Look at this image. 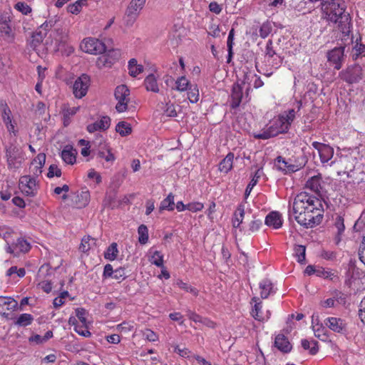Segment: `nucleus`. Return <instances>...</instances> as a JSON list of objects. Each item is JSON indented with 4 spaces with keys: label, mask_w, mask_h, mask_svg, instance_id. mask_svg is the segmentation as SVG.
<instances>
[{
    "label": "nucleus",
    "mask_w": 365,
    "mask_h": 365,
    "mask_svg": "<svg viewBox=\"0 0 365 365\" xmlns=\"http://www.w3.org/2000/svg\"><path fill=\"white\" fill-rule=\"evenodd\" d=\"M164 113L168 117H176L177 116V111L175 110V106L171 103H166Z\"/></svg>",
    "instance_id": "052dcab7"
},
{
    "label": "nucleus",
    "mask_w": 365,
    "mask_h": 365,
    "mask_svg": "<svg viewBox=\"0 0 365 365\" xmlns=\"http://www.w3.org/2000/svg\"><path fill=\"white\" fill-rule=\"evenodd\" d=\"M334 226L337 230V242H339L340 240L339 237L344 232L345 229L344 219L342 217L339 215L336 216L334 222Z\"/></svg>",
    "instance_id": "09e8293b"
},
{
    "label": "nucleus",
    "mask_w": 365,
    "mask_h": 365,
    "mask_svg": "<svg viewBox=\"0 0 365 365\" xmlns=\"http://www.w3.org/2000/svg\"><path fill=\"white\" fill-rule=\"evenodd\" d=\"M110 125V118L108 116H103L99 120L91 123L87 126V130L89 133H93L97 130H106Z\"/></svg>",
    "instance_id": "4be33fe9"
},
{
    "label": "nucleus",
    "mask_w": 365,
    "mask_h": 365,
    "mask_svg": "<svg viewBox=\"0 0 365 365\" xmlns=\"http://www.w3.org/2000/svg\"><path fill=\"white\" fill-rule=\"evenodd\" d=\"M5 154L9 170H16L21 166L24 157L23 150L19 145L11 143L6 145Z\"/></svg>",
    "instance_id": "7ed1b4c3"
},
{
    "label": "nucleus",
    "mask_w": 365,
    "mask_h": 365,
    "mask_svg": "<svg viewBox=\"0 0 365 365\" xmlns=\"http://www.w3.org/2000/svg\"><path fill=\"white\" fill-rule=\"evenodd\" d=\"M209 9L211 12L219 14L222 10V6L216 1H212L209 4Z\"/></svg>",
    "instance_id": "0e129e2a"
},
{
    "label": "nucleus",
    "mask_w": 365,
    "mask_h": 365,
    "mask_svg": "<svg viewBox=\"0 0 365 365\" xmlns=\"http://www.w3.org/2000/svg\"><path fill=\"white\" fill-rule=\"evenodd\" d=\"M317 276L324 279H332V277L334 276V274L330 269L319 267L317 270Z\"/></svg>",
    "instance_id": "603ef678"
},
{
    "label": "nucleus",
    "mask_w": 365,
    "mask_h": 365,
    "mask_svg": "<svg viewBox=\"0 0 365 365\" xmlns=\"http://www.w3.org/2000/svg\"><path fill=\"white\" fill-rule=\"evenodd\" d=\"M144 85L148 91L158 93L160 91L157 78L154 74H150L145 78Z\"/></svg>",
    "instance_id": "c85d7f7f"
},
{
    "label": "nucleus",
    "mask_w": 365,
    "mask_h": 365,
    "mask_svg": "<svg viewBox=\"0 0 365 365\" xmlns=\"http://www.w3.org/2000/svg\"><path fill=\"white\" fill-rule=\"evenodd\" d=\"M345 46L335 47L327 53L328 61L331 63L334 68L339 70L344 61Z\"/></svg>",
    "instance_id": "f8f14e48"
},
{
    "label": "nucleus",
    "mask_w": 365,
    "mask_h": 365,
    "mask_svg": "<svg viewBox=\"0 0 365 365\" xmlns=\"http://www.w3.org/2000/svg\"><path fill=\"white\" fill-rule=\"evenodd\" d=\"M146 0H131L128 4L125 16L127 17V24L132 25L138 18L140 11L143 9Z\"/></svg>",
    "instance_id": "9d476101"
},
{
    "label": "nucleus",
    "mask_w": 365,
    "mask_h": 365,
    "mask_svg": "<svg viewBox=\"0 0 365 365\" xmlns=\"http://www.w3.org/2000/svg\"><path fill=\"white\" fill-rule=\"evenodd\" d=\"M138 233L139 235L138 241L140 244H145L148 240V227L141 225L138 227Z\"/></svg>",
    "instance_id": "a18cd8bd"
},
{
    "label": "nucleus",
    "mask_w": 365,
    "mask_h": 365,
    "mask_svg": "<svg viewBox=\"0 0 365 365\" xmlns=\"http://www.w3.org/2000/svg\"><path fill=\"white\" fill-rule=\"evenodd\" d=\"M233 159L234 154L229 153L219 165L220 172L227 173L232 168Z\"/></svg>",
    "instance_id": "c756f323"
},
{
    "label": "nucleus",
    "mask_w": 365,
    "mask_h": 365,
    "mask_svg": "<svg viewBox=\"0 0 365 365\" xmlns=\"http://www.w3.org/2000/svg\"><path fill=\"white\" fill-rule=\"evenodd\" d=\"M322 178L320 173L312 176L306 182V187L314 192L315 193H320L322 190Z\"/></svg>",
    "instance_id": "b1692460"
},
{
    "label": "nucleus",
    "mask_w": 365,
    "mask_h": 365,
    "mask_svg": "<svg viewBox=\"0 0 365 365\" xmlns=\"http://www.w3.org/2000/svg\"><path fill=\"white\" fill-rule=\"evenodd\" d=\"M265 58L269 64L272 65L274 68H277L281 63L280 56L273 49V43L271 40H269L266 45Z\"/></svg>",
    "instance_id": "2eb2a0df"
},
{
    "label": "nucleus",
    "mask_w": 365,
    "mask_h": 365,
    "mask_svg": "<svg viewBox=\"0 0 365 365\" xmlns=\"http://www.w3.org/2000/svg\"><path fill=\"white\" fill-rule=\"evenodd\" d=\"M259 288L261 289L260 296L262 299H266L272 292L273 285L269 279H263L259 283Z\"/></svg>",
    "instance_id": "2f4dec72"
},
{
    "label": "nucleus",
    "mask_w": 365,
    "mask_h": 365,
    "mask_svg": "<svg viewBox=\"0 0 365 365\" xmlns=\"http://www.w3.org/2000/svg\"><path fill=\"white\" fill-rule=\"evenodd\" d=\"M31 248L30 244L22 238L16 240V242L13 245L12 248L9 247V252L18 255L19 252H26Z\"/></svg>",
    "instance_id": "cd10ccee"
},
{
    "label": "nucleus",
    "mask_w": 365,
    "mask_h": 365,
    "mask_svg": "<svg viewBox=\"0 0 365 365\" xmlns=\"http://www.w3.org/2000/svg\"><path fill=\"white\" fill-rule=\"evenodd\" d=\"M81 48L83 51L91 54H100L106 51L105 44L96 38H85L81 43Z\"/></svg>",
    "instance_id": "6e6552de"
},
{
    "label": "nucleus",
    "mask_w": 365,
    "mask_h": 365,
    "mask_svg": "<svg viewBox=\"0 0 365 365\" xmlns=\"http://www.w3.org/2000/svg\"><path fill=\"white\" fill-rule=\"evenodd\" d=\"M74 330L79 335H81L85 337H89L91 335V333L88 330L86 327V324L83 325L82 324V325L76 326V327H74Z\"/></svg>",
    "instance_id": "4d7b16f0"
},
{
    "label": "nucleus",
    "mask_w": 365,
    "mask_h": 365,
    "mask_svg": "<svg viewBox=\"0 0 365 365\" xmlns=\"http://www.w3.org/2000/svg\"><path fill=\"white\" fill-rule=\"evenodd\" d=\"M19 189L27 196H34L38 190V184L36 178L30 175L21 177L19 180Z\"/></svg>",
    "instance_id": "1a4fd4ad"
},
{
    "label": "nucleus",
    "mask_w": 365,
    "mask_h": 365,
    "mask_svg": "<svg viewBox=\"0 0 365 365\" xmlns=\"http://www.w3.org/2000/svg\"><path fill=\"white\" fill-rule=\"evenodd\" d=\"M263 170L262 168H258L254 176L252 177L251 181L250 182V183L247 185V187H246V190H245V199H247L248 197V196L250 195V192H252V190L253 189V187L256 185V184L257 183L259 179L263 175Z\"/></svg>",
    "instance_id": "7c9ffc66"
},
{
    "label": "nucleus",
    "mask_w": 365,
    "mask_h": 365,
    "mask_svg": "<svg viewBox=\"0 0 365 365\" xmlns=\"http://www.w3.org/2000/svg\"><path fill=\"white\" fill-rule=\"evenodd\" d=\"M96 240L95 238H92L90 236H86L83 237L81 240V243L79 246V250L82 252H87L89 251L93 246L96 245Z\"/></svg>",
    "instance_id": "72a5a7b5"
},
{
    "label": "nucleus",
    "mask_w": 365,
    "mask_h": 365,
    "mask_svg": "<svg viewBox=\"0 0 365 365\" xmlns=\"http://www.w3.org/2000/svg\"><path fill=\"white\" fill-rule=\"evenodd\" d=\"M46 162V155L44 153H39L36 156V158L34 159L33 163H36V171L34 172V174L38 175L41 173V168L45 164Z\"/></svg>",
    "instance_id": "c03bdc74"
},
{
    "label": "nucleus",
    "mask_w": 365,
    "mask_h": 365,
    "mask_svg": "<svg viewBox=\"0 0 365 365\" xmlns=\"http://www.w3.org/2000/svg\"><path fill=\"white\" fill-rule=\"evenodd\" d=\"M18 302L11 297H0V314L8 316L9 312L16 309Z\"/></svg>",
    "instance_id": "a211bd4d"
},
{
    "label": "nucleus",
    "mask_w": 365,
    "mask_h": 365,
    "mask_svg": "<svg viewBox=\"0 0 365 365\" xmlns=\"http://www.w3.org/2000/svg\"><path fill=\"white\" fill-rule=\"evenodd\" d=\"M76 150L71 145H66L61 153L63 162L68 165H73L76 163Z\"/></svg>",
    "instance_id": "5701e85b"
},
{
    "label": "nucleus",
    "mask_w": 365,
    "mask_h": 365,
    "mask_svg": "<svg viewBox=\"0 0 365 365\" xmlns=\"http://www.w3.org/2000/svg\"><path fill=\"white\" fill-rule=\"evenodd\" d=\"M78 200L76 201V205L78 207H86L89 201H90V193L88 190H82L77 195Z\"/></svg>",
    "instance_id": "4c0bfd02"
},
{
    "label": "nucleus",
    "mask_w": 365,
    "mask_h": 365,
    "mask_svg": "<svg viewBox=\"0 0 365 365\" xmlns=\"http://www.w3.org/2000/svg\"><path fill=\"white\" fill-rule=\"evenodd\" d=\"M115 130L121 136H126L131 133L132 129H131L130 124H128L124 121H121L117 124V125L115 127Z\"/></svg>",
    "instance_id": "ea45409f"
},
{
    "label": "nucleus",
    "mask_w": 365,
    "mask_h": 365,
    "mask_svg": "<svg viewBox=\"0 0 365 365\" xmlns=\"http://www.w3.org/2000/svg\"><path fill=\"white\" fill-rule=\"evenodd\" d=\"M1 110L2 120L8 132L16 136L17 133V130L16 129L17 123L14 119L11 110L6 104H1Z\"/></svg>",
    "instance_id": "ddd939ff"
},
{
    "label": "nucleus",
    "mask_w": 365,
    "mask_h": 365,
    "mask_svg": "<svg viewBox=\"0 0 365 365\" xmlns=\"http://www.w3.org/2000/svg\"><path fill=\"white\" fill-rule=\"evenodd\" d=\"M253 301L255 302V304L254 308L252 309L251 314L252 316L257 321L263 322L264 320H267L269 318L270 312L269 311L267 312V314L264 315L262 312V303L257 302L258 299L257 297H254L252 299Z\"/></svg>",
    "instance_id": "bb28decb"
},
{
    "label": "nucleus",
    "mask_w": 365,
    "mask_h": 365,
    "mask_svg": "<svg viewBox=\"0 0 365 365\" xmlns=\"http://www.w3.org/2000/svg\"><path fill=\"white\" fill-rule=\"evenodd\" d=\"M277 166L279 170L284 171L285 173H294L299 170L302 165H295L290 162V160H285L282 157L279 156L277 158Z\"/></svg>",
    "instance_id": "6ab92c4d"
},
{
    "label": "nucleus",
    "mask_w": 365,
    "mask_h": 365,
    "mask_svg": "<svg viewBox=\"0 0 365 365\" xmlns=\"http://www.w3.org/2000/svg\"><path fill=\"white\" fill-rule=\"evenodd\" d=\"M242 97L243 95L242 86L238 83H235L232 88L230 103L231 108L235 109L239 107L242 102Z\"/></svg>",
    "instance_id": "412c9836"
},
{
    "label": "nucleus",
    "mask_w": 365,
    "mask_h": 365,
    "mask_svg": "<svg viewBox=\"0 0 365 365\" xmlns=\"http://www.w3.org/2000/svg\"><path fill=\"white\" fill-rule=\"evenodd\" d=\"M43 36L41 32H36L32 36L31 46L34 47L37 46L42 41Z\"/></svg>",
    "instance_id": "69168bd1"
},
{
    "label": "nucleus",
    "mask_w": 365,
    "mask_h": 365,
    "mask_svg": "<svg viewBox=\"0 0 365 365\" xmlns=\"http://www.w3.org/2000/svg\"><path fill=\"white\" fill-rule=\"evenodd\" d=\"M150 257L149 261L158 267L163 266V255L157 250H150Z\"/></svg>",
    "instance_id": "c9c22d12"
},
{
    "label": "nucleus",
    "mask_w": 365,
    "mask_h": 365,
    "mask_svg": "<svg viewBox=\"0 0 365 365\" xmlns=\"http://www.w3.org/2000/svg\"><path fill=\"white\" fill-rule=\"evenodd\" d=\"M126 273L125 269L119 267L115 269L113 278L117 280L122 281L126 278Z\"/></svg>",
    "instance_id": "bf43d9fd"
},
{
    "label": "nucleus",
    "mask_w": 365,
    "mask_h": 365,
    "mask_svg": "<svg viewBox=\"0 0 365 365\" xmlns=\"http://www.w3.org/2000/svg\"><path fill=\"white\" fill-rule=\"evenodd\" d=\"M129 74L133 77H136L143 71V66L137 63L135 58H131L128 61Z\"/></svg>",
    "instance_id": "f704fd0d"
},
{
    "label": "nucleus",
    "mask_w": 365,
    "mask_h": 365,
    "mask_svg": "<svg viewBox=\"0 0 365 365\" xmlns=\"http://www.w3.org/2000/svg\"><path fill=\"white\" fill-rule=\"evenodd\" d=\"M177 284L180 289L192 294L194 296H197L198 294V291L196 288L192 287L190 284L185 283L181 280L178 281Z\"/></svg>",
    "instance_id": "3c124183"
},
{
    "label": "nucleus",
    "mask_w": 365,
    "mask_h": 365,
    "mask_svg": "<svg viewBox=\"0 0 365 365\" xmlns=\"http://www.w3.org/2000/svg\"><path fill=\"white\" fill-rule=\"evenodd\" d=\"M34 317L30 314H21L15 322V324L20 327H26L32 323Z\"/></svg>",
    "instance_id": "58836bf2"
},
{
    "label": "nucleus",
    "mask_w": 365,
    "mask_h": 365,
    "mask_svg": "<svg viewBox=\"0 0 365 365\" xmlns=\"http://www.w3.org/2000/svg\"><path fill=\"white\" fill-rule=\"evenodd\" d=\"M294 255L299 263H304L305 261L306 248L304 245H296L294 247Z\"/></svg>",
    "instance_id": "49530a36"
},
{
    "label": "nucleus",
    "mask_w": 365,
    "mask_h": 365,
    "mask_svg": "<svg viewBox=\"0 0 365 365\" xmlns=\"http://www.w3.org/2000/svg\"><path fill=\"white\" fill-rule=\"evenodd\" d=\"M118 253L117 244L113 242L107 248L104 253V257L108 260L113 261L116 258Z\"/></svg>",
    "instance_id": "a19ab883"
},
{
    "label": "nucleus",
    "mask_w": 365,
    "mask_h": 365,
    "mask_svg": "<svg viewBox=\"0 0 365 365\" xmlns=\"http://www.w3.org/2000/svg\"><path fill=\"white\" fill-rule=\"evenodd\" d=\"M322 11V19L327 20L329 23H341L344 18L348 19L347 16L344 14L346 6L344 2L340 0H326L321 3Z\"/></svg>",
    "instance_id": "f03ea898"
},
{
    "label": "nucleus",
    "mask_w": 365,
    "mask_h": 365,
    "mask_svg": "<svg viewBox=\"0 0 365 365\" xmlns=\"http://www.w3.org/2000/svg\"><path fill=\"white\" fill-rule=\"evenodd\" d=\"M86 3V0H78L73 4H69L67 7V11L72 14H78L81 12L82 6Z\"/></svg>",
    "instance_id": "79ce46f5"
},
{
    "label": "nucleus",
    "mask_w": 365,
    "mask_h": 365,
    "mask_svg": "<svg viewBox=\"0 0 365 365\" xmlns=\"http://www.w3.org/2000/svg\"><path fill=\"white\" fill-rule=\"evenodd\" d=\"M97 64L99 67H110L112 64V61H110L106 56H102L98 58Z\"/></svg>",
    "instance_id": "e2e57ef3"
},
{
    "label": "nucleus",
    "mask_w": 365,
    "mask_h": 365,
    "mask_svg": "<svg viewBox=\"0 0 365 365\" xmlns=\"http://www.w3.org/2000/svg\"><path fill=\"white\" fill-rule=\"evenodd\" d=\"M187 208L192 212H197L198 211H201L204 208V205L200 202H193L187 204Z\"/></svg>",
    "instance_id": "6e6d98bb"
},
{
    "label": "nucleus",
    "mask_w": 365,
    "mask_h": 365,
    "mask_svg": "<svg viewBox=\"0 0 365 365\" xmlns=\"http://www.w3.org/2000/svg\"><path fill=\"white\" fill-rule=\"evenodd\" d=\"M90 85V78L86 74H82L77 78L73 86V93L75 97L81 98L87 93Z\"/></svg>",
    "instance_id": "9b49d317"
},
{
    "label": "nucleus",
    "mask_w": 365,
    "mask_h": 365,
    "mask_svg": "<svg viewBox=\"0 0 365 365\" xmlns=\"http://www.w3.org/2000/svg\"><path fill=\"white\" fill-rule=\"evenodd\" d=\"M272 30V24L269 21L264 22L259 30L260 37L265 38L271 33Z\"/></svg>",
    "instance_id": "de8ad7c7"
},
{
    "label": "nucleus",
    "mask_w": 365,
    "mask_h": 365,
    "mask_svg": "<svg viewBox=\"0 0 365 365\" xmlns=\"http://www.w3.org/2000/svg\"><path fill=\"white\" fill-rule=\"evenodd\" d=\"M324 324L330 330L339 334H344L347 330V324L341 318L331 317L324 319Z\"/></svg>",
    "instance_id": "4468645a"
},
{
    "label": "nucleus",
    "mask_w": 365,
    "mask_h": 365,
    "mask_svg": "<svg viewBox=\"0 0 365 365\" xmlns=\"http://www.w3.org/2000/svg\"><path fill=\"white\" fill-rule=\"evenodd\" d=\"M244 217L245 205L243 204H240L234 213L233 219L235 220V222L242 223Z\"/></svg>",
    "instance_id": "8fccbe9b"
},
{
    "label": "nucleus",
    "mask_w": 365,
    "mask_h": 365,
    "mask_svg": "<svg viewBox=\"0 0 365 365\" xmlns=\"http://www.w3.org/2000/svg\"><path fill=\"white\" fill-rule=\"evenodd\" d=\"M359 316L361 322L365 324V297L359 304Z\"/></svg>",
    "instance_id": "774afa93"
},
{
    "label": "nucleus",
    "mask_w": 365,
    "mask_h": 365,
    "mask_svg": "<svg viewBox=\"0 0 365 365\" xmlns=\"http://www.w3.org/2000/svg\"><path fill=\"white\" fill-rule=\"evenodd\" d=\"M262 225V221L260 220H253L250 222L249 225V229L247 230V233L249 235L254 233L258 231Z\"/></svg>",
    "instance_id": "864d4df0"
},
{
    "label": "nucleus",
    "mask_w": 365,
    "mask_h": 365,
    "mask_svg": "<svg viewBox=\"0 0 365 365\" xmlns=\"http://www.w3.org/2000/svg\"><path fill=\"white\" fill-rule=\"evenodd\" d=\"M175 209V196L173 193H170L165 198L160 205V210L173 211Z\"/></svg>",
    "instance_id": "473e14b6"
},
{
    "label": "nucleus",
    "mask_w": 365,
    "mask_h": 365,
    "mask_svg": "<svg viewBox=\"0 0 365 365\" xmlns=\"http://www.w3.org/2000/svg\"><path fill=\"white\" fill-rule=\"evenodd\" d=\"M288 130L287 126L285 125L284 123L278 116L270 121L265 128L259 133L255 134V138L267 140L275 137L280 133H287Z\"/></svg>",
    "instance_id": "20e7f679"
},
{
    "label": "nucleus",
    "mask_w": 365,
    "mask_h": 365,
    "mask_svg": "<svg viewBox=\"0 0 365 365\" xmlns=\"http://www.w3.org/2000/svg\"><path fill=\"white\" fill-rule=\"evenodd\" d=\"M14 7L17 11H20L24 15H27L31 11V7L24 2H18Z\"/></svg>",
    "instance_id": "5fc2aeb1"
},
{
    "label": "nucleus",
    "mask_w": 365,
    "mask_h": 365,
    "mask_svg": "<svg viewBox=\"0 0 365 365\" xmlns=\"http://www.w3.org/2000/svg\"><path fill=\"white\" fill-rule=\"evenodd\" d=\"M190 86L192 85L190 83V81L185 76H181L177 78L175 81V87L173 88V89L183 92L187 91Z\"/></svg>",
    "instance_id": "e433bc0d"
},
{
    "label": "nucleus",
    "mask_w": 365,
    "mask_h": 365,
    "mask_svg": "<svg viewBox=\"0 0 365 365\" xmlns=\"http://www.w3.org/2000/svg\"><path fill=\"white\" fill-rule=\"evenodd\" d=\"M364 76L362 67L358 64L349 66L346 69L339 73V77L349 84L359 82Z\"/></svg>",
    "instance_id": "423d86ee"
},
{
    "label": "nucleus",
    "mask_w": 365,
    "mask_h": 365,
    "mask_svg": "<svg viewBox=\"0 0 365 365\" xmlns=\"http://www.w3.org/2000/svg\"><path fill=\"white\" fill-rule=\"evenodd\" d=\"M86 310L83 308H77L76 309V315L83 325L86 324Z\"/></svg>",
    "instance_id": "680f3d73"
},
{
    "label": "nucleus",
    "mask_w": 365,
    "mask_h": 365,
    "mask_svg": "<svg viewBox=\"0 0 365 365\" xmlns=\"http://www.w3.org/2000/svg\"><path fill=\"white\" fill-rule=\"evenodd\" d=\"M61 170L56 165H51L47 173L48 178H51L54 176L61 177Z\"/></svg>",
    "instance_id": "13d9d810"
},
{
    "label": "nucleus",
    "mask_w": 365,
    "mask_h": 365,
    "mask_svg": "<svg viewBox=\"0 0 365 365\" xmlns=\"http://www.w3.org/2000/svg\"><path fill=\"white\" fill-rule=\"evenodd\" d=\"M98 157L104 159L106 162L113 163L115 159L114 155L111 153L108 144L101 139L98 145Z\"/></svg>",
    "instance_id": "dca6fc26"
},
{
    "label": "nucleus",
    "mask_w": 365,
    "mask_h": 365,
    "mask_svg": "<svg viewBox=\"0 0 365 365\" xmlns=\"http://www.w3.org/2000/svg\"><path fill=\"white\" fill-rule=\"evenodd\" d=\"M292 212L299 225L313 227L321 222L324 209L321 200L307 192H302L294 198Z\"/></svg>",
    "instance_id": "f257e3e1"
},
{
    "label": "nucleus",
    "mask_w": 365,
    "mask_h": 365,
    "mask_svg": "<svg viewBox=\"0 0 365 365\" xmlns=\"http://www.w3.org/2000/svg\"><path fill=\"white\" fill-rule=\"evenodd\" d=\"M264 223L268 227H272L274 229L280 228L282 225L280 213L278 212H271L266 216Z\"/></svg>",
    "instance_id": "393cba45"
},
{
    "label": "nucleus",
    "mask_w": 365,
    "mask_h": 365,
    "mask_svg": "<svg viewBox=\"0 0 365 365\" xmlns=\"http://www.w3.org/2000/svg\"><path fill=\"white\" fill-rule=\"evenodd\" d=\"M274 346L284 353H288L292 350V345L284 334H278L276 336Z\"/></svg>",
    "instance_id": "a878e982"
},
{
    "label": "nucleus",
    "mask_w": 365,
    "mask_h": 365,
    "mask_svg": "<svg viewBox=\"0 0 365 365\" xmlns=\"http://www.w3.org/2000/svg\"><path fill=\"white\" fill-rule=\"evenodd\" d=\"M312 146L317 150L320 162L324 167L333 166L336 160L334 158V149L329 144L314 141Z\"/></svg>",
    "instance_id": "39448f33"
},
{
    "label": "nucleus",
    "mask_w": 365,
    "mask_h": 365,
    "mask_svg": "<svg viewBox=\"0 0 365 365\" xmlns=\"http://www.w3.org/2000/svg\"><path fill=\"white\" fill-rule=\"evenodd\" d=\"M351 57L353 61H357L360 57L365 56V43H362L361 37L359 36L354 41Z\"/></svg>",
    "instance_id": "aec40b11"
},
{
    "label": "nucleus",
    "mask_w": 365,
    "mask_h": 365,
    "mask_svg": "<svg viewBox=\"0 0 365 365\" xmlns=\"http://www.w3.org/2000/svg\"><path fill=\"white\" fill-rule=\"evenodd\" d=\"M115 98L118 101L115 109L118 112L122 113L127 110L129 102L130 91L125 85H120L115 90Z\"/></svg>",
    "instance_id": "0eeeda50"
},
{
    "label": "nucleus",
    "mask_w": 365,
    "mask_h": 365,
    "mask_svg": "<svg viewBox=\"0 0 365 365\" xmlns=\"http://www.w3.org/2000/svg\"><path fill=\"white\" fill-rule=\"evenodd\" d=\"M187 91V98L190 103H197L199 100V90L196 85H192Z\"/></svg>",
    "instance_id": "37998d69"
},
{
    "label": "nucleus",
    "mask_w": 365,
    "mask_h": 365,
    "mask_svg": "<svg viewBox=\"0 0 365 365\" xmlns=\"http://www.w3.org/2000/svg\"><path fill=\"white\" fill-rule=\"evenodd\" d=\"M114 271L115 270H113V266L110 264H107L104 267L103 274V277H105V278L113 277V274H114Z\"/></svg>",
    "instance_id": "338daca9"
},
{
    "label": "nucleus",
    "mask_w": 365,
    "mask_h": 365,
    "mask_svg": "<svg viewBox=\"0 0 365 365\" xmlns=\"http://www.w3.org/2000/svg\"><path fill=\"white\" fill-rule=\"evenodd\" d=\"M302 106V101H298L296 102V108L289 109L288 110L284 111L282 114L279 115V118L284 123L288 129H289L292 123L295 119L297 113L300 110Z\"/></svg>",
    "instance_id": "f3484780"
}]
</instances>
